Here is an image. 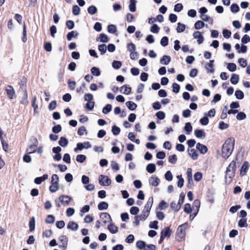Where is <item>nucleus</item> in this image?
I'll return each mask as SVG.
<instances>
[{
	"mask_svg": "<svg viewBox=\"0 0 250 250\" xmlns=\"http://www.w3.org/2000/svg\"><path fill=\"white\" fill-rule=\"evenodd\" d=\"M235 139L233 137L229 138L226 140L222 147V156L228 158L231 154L234 149Z\"/></svg>",
	"mask_w": 250,
	"mask_h": 250,
	"instance_id": "f257e3e1",
	"label": "nucleus"
},
{
	"mask_svg": "<svg viewBox=\"0 0 250 250\" xmlns=\"http://www.w3.org/2000/svg\"><path fill=\"white\" fill-rule=\"evenodd\" d=\"M188 227V224L185 223L180 226L177 229L176 232V239L178 241H181L186 236V230Z\"/></svg>",
	"mask_w": 250,
	"mask_h": 250,
	"instance_id": "f03ea898",
	"label": "nucleus"
},
{
	"mask_svg": "<svg viewBox=\"0 0 250 250\" xmlns=\"http://www.w3.org/2000/svg\"><path fill=\"white\" fill-rule=\"evenodd\" d=\"M59 178L57 174H54L51 177V185L49 190L51 192H55L59 189Z\"/></svg>",
	"mask_w": 250,
	"mask_h": 250,
	"instance_id": "7ed1b4c3",
	"label": "nucleus"
},
{
	"mask_svg": "<svg viewBox=\"0 0 250 250\" xmlns=\"http://www.w3.org/2000/svg\"><path fill=\"white\" fill-rule=\"evenodd\" d=\"M98 180L100 185L103 186H108L111 183V180L107 176L100 175Z\"/></svg>",
	"mask_w": 250,
	"mask_h": 250,
	"instance_id": "20e7f679",
	"label": "nucleus"
},
{
	"mask_svg": "<svg viewBox=\"0 0 250 250\" xmlns=\"http://www.w3.org/2000/svg\"><path fill=\"white\" fill-rule=\"evenodd\" d=\"M172 233L171 229L168 227L165 228L161 232L159 243H161L165 237H169Z\"/></svg>",
	"mask_w": 250,
	"mask_h": 250,
	"instance_id": "39448f33",
	"label": "nucleus"
},
{
	"mask_svg": "<svg viewBox=\"0 0 250 250\" xmlns=\"http://www.w3.org/2000/svg\"><path fill=\"white\" fill-rule=\"evenodd\" d=\"M59 200L63 206H67L69 205L72 198L69 196L62 195L59 197Z\"/></svg>",
	"mask_w": 250,
	"mask_h": 250,
	"instance_id": "423d86ee",
	"label": "nucleus"
},
{
	"mask_svg": "<svg viewBox=\"0 0 250 250\" xmlns=\"http://www.w3.org/2000/svg\"><path fill=\"white\" fill-rule=\"evenodd\" d=\"M6 91L9 99H13L16 97L15 91L12 86H7L6 87Z\"/></svg>",
	"mask_w": 250,
	"mask_h": 250,
	"instance_id": "0eeeda50",
	"label": "nucleus"
},
{
	"mask_svg": "<svg viewBox=\"0 0 250 250\" xmlns=\"http://www.w3.org/2000/svg\"><path fill=\"white\" fill-rule=\"evenodd\" d=\"M194 39H196L199 44L202 43L204 41V38L202 34L199 31H195L193 34Z\"/></svg>",
	"mask_w": 250,
	"mask_h": 250,
	"instance_id": "6e6552de",
	"label": "nucleus"
},
{
	"mask_svg": "<svg viewBox=\"0 0 250 250\" xmlns=\"http://www.w3.org/2000/svg\"><path fill=\"white\" fill-rule=\"evenodd\" d=\"M150 210L144 208L142 213L137 216V219L141 221L145 220L148 217L149 214Z\"/></svg>",
	"mask_w": 250,
	"mask_h": 250,
	"instance_id": "1a4fd4ad",
	"label": "nucleus"
},
{
	"mask_svg": "<svg viewBox=\"0 0 250 250\" xmlns=\"http://www.w3.org/2000/svg\"><path fill=\"white\" fill-rule=\"evenodd\" d=\"M100 218L102 222L105 224L109 221H111L112 219L111 216L109 214L106 212H103L100 215Z\"/></svg>",
	"mask_w": 250,
	"mask_h": 250,
	"instance_id": "9d476101",
	"label": "nucleus"
},
{
	"mask_svg": "<svg viewBox=\"0 0 250 250\" xmlns=\"http://www.w3.org/2000/svg\"><path fill=\"white\" fill-rule=\"evenodd\" d=\"M149 183L151 186L157 187L160 183V180L157 177L152 176L149 179Z\"/></svg>",
	"mask_w": 250,
	"mask_h": 250,
	"instance_id": "9b49d317",
	"label": "nucleus"
},
{
	"mask_svg": "<svg viewBox=\"0 0 250 250\" xmlns=\"http://www.w3.org/2000/svg\"><path fill=\"white\" fill-rule=\"evenodd\" d=\"M249 167V164L247 161H245L241 168L240 175L243 176L246 174Z\"/></svg>",
	"mask_w": 250,
	"mask_h": 250,
	"instance_id": "f8f14e48",
	"label": "nucleus"
},
{
	"mask_svg": "<svg viewBox=\"0 0 250 250\" xmlns=\"http://www.w3.org/2000/svg\"><path fill=\"white\" fill-rule=\"evenodd\" d=\"M196 147L197 150H198L202 154H205L208 151V148L207 147L200 143H197L196 146Z\"/></svg>",
	"mask_w": 250,
	"mask_h": 250,
	"instance_id": "ddd939ff",
	"label": "nucleus"
},
{
	"mask_svg": "<svg viewBox=\"0 0 250 250\" xmlns=\"http://www.w3.org/2000/svg\"><path fill=\"white\" fill-rule=\"evenodd\" d=\"M235 172L226 171V182L227 183L230 184L232 179L235 175Z\"/></svg>",
	"mask_w": 250,
	"mask_h": 250,
	"instance_id": "4468645a",
	"label": "nucleus"
},
{
	"mask_svg": "<svg viewBox=\"0 0 250 250\" xmlns=\"http://www.w3.org/2000/svg\"><path fill=\"white\" fill-rule=\"evenodd\" d=\"M213 60H210L209 62L205 64V68L208 73H213L214 68L213 66Z\"/></svg>",
	"mask_w": 250,
	"mask_h": 250,
	"instance_id": "2eb2a0df",
	"label": "nucleus"
},
{
	"mask_svg": "<svg viewBox=\"0 0 250 250\" xmlns=\"http://www.w3.org/2000/svg\"><path fill=\"white\" fill-rule=\"evenodd\" d=\"M120 91L125 95H129L131 93V88L126 85H124L120 88Z\"/></svg>",
	"mask_w": 250,
	"mask_h": 250,
	"instance_id": "dca6fc26",
	"label": "nucleus"
},
{
	"mask_svg": "<svg viewBox=\"0 0 250 250\" xmlns=\"http://www.w3.org/2000/svg\"><path fill=\"white\" fill-rule=\"evenodd\" d=\"M109 231L112 234H115L118 232V228L112 223H110L107 226Z\"/></svg>",
	"mask_w": 250,
	"mask_h": 250,
	"instance_id": "f3484780",
	"label": "nucleus"
},
{
	"mask_svg": "<svg viewBox=\"0 0 250 250\" xmlns=\"http://www.w3.org/2000/svg\"><path fill=\"white\" fill-rule=\"evenodd\" d=\"M48 176L47 174H44L42 176L40 177H37L34 180V182L37 184H41L43 181L47 179Z\"/></svg>",
	"mask_w": 250,
	"mask_h": 250,
	"instance_id": "a211bd4d",
	"label": "nucleus"
},
{
	"mask_svg": "<svg viewBox=\"0 0 250 250\" xmlns=\"http://www.w3.org/2000/svg\"><path fill=\"white\" fill-rule=\"evenodd\" d=\"M97 41H100L102 42H107L109 41V38L106 35L102 33L100 36L96 39Z\"/></svg>",
	"mask_w": 250,
	"mask_h": 250,
	"instance_id": "6ab92c4d",
	"label": "nucleus"
},
{
	"mask_svg": "<svg viewBox=\"0 0 250 250\" xmlns=\"http://www.w3.org/2000/svg\"><path fill=\"white\" fill-rule=\"evenodd\" d=\"M194 134L196 137L199 138H204L206 136V133L202 129H195Z\"/></svg>",
	"mask_w": 250,
	"mask_h": 250,
	"instance_id": "aec40b11",
	"label": "nucleus"
},
{
	"mask_svg": "<svg viewBox=\"0 0 250 250\" xmlns=\"http://www.w3.org/2000/svg\"><path fill=\"white\" fill-rule=\"evenodd\" d=\"M67 227L68 229L75 231L78 229V225L74 222L71 221L68 223Z\"/></svg>",
	"mask_w": 250,
	"mask_h": 250,
	"instance_id": "412c9836",
	"label": "nucleus"
},
{
	"mask_svg": "<svg viewBox=\"0 0 250 250\" xmlns=\"http://www.w3.org/2000/svg\"><path fill=\"white\" fill-rule=\"evenodd\" d=\"M188 155L191 157V158L195 160L198 158V154L196 150L194 149H191L190 150H188Z\"/></svg>",
	"mask_w": 250,
	"mask_h": 250,
	"instance_id": "4be33fe9",
	"label": "nucleus"
},
{
	"mask_svg": "<svg viewBox=\"0 0 250 250\" xmlns=\"http://www.w3.org/2000/svg\"><path fill=\"white\" fill-rule=\"evenodd\" d=\"M171 61L170 56L164 55L160 60V63L162 64L167 65Z\"/></svg>",
	"mask_w": 250,
	"mask_h": 250,
	"instance_id": "5701e85b",
	"label": "nucleus"
},
{
	"mask_svg": "<svg viewBox=\"0 0 250 250\" xmlns=\"http://www.w3.org/2000/svg\"><path fill=\"white\" fill-rule=\"evenodd\" d=\"M136 1L135 0H130L129 9L132 12H134L136 10Z\"/></svg>",
	"mask_w": 250,
	"mask_h": 250,
	"instance_id": "b1692460",
	"label": "nucleus"
},
{
	"mask_svg": "<svg viewBox=\"0 0 250 250\" xmlns=\"http://www.w3.org/2000/svg\"><path fill=\"white\" fill-rule=\"evenodd\" d=\"M79 33L75 31H72L69 32L67 35V39L68 41H70L73 38H76L78 37Z\"/></svg>",
	"mask_w": 250,
	"mask_h": 250,
	"instance_id": "393cba45",
	"label": "nucleus"
},
{
	"mask_svg": "<svg viewBox=\"0 0 250 250\" xmlns=\"http://www.w3.org/2000/svg\"><path fill=\"white\" fill-rule=\"evenodd\" d=\"M239 80V76L236 74H232L230 78V82L233 84H236Z\"/></svg>",
	"mask_w": 250,
	"mask_h": 250,
	"instance_id": "a878e982",
	"label": "nucleus"
},
{
	"mask_svg": "<svg viewBox=\"0 0 250 250\" xmlns=\"http://www.w3.org/2000/svg\"><path fill=\"white\" fill-rule=\"evenodd\" d=\"M146 170L149 173H153L156 170L155 165L154 164H149L146 166Z\"/></svg>",
	"mask_w": 250,
	"mask_h": 250,
	"instance_id": "bb28decb",
	"label": "nucleus"
},
{
	"mask_svg": "<svg viewBox=\"0 0 250 250\" xmlns=\"http://www.w3.org/2000/svg\"><path fill=\"white\" fill-rule=\"evenodd\" d=\"M187 179L188 181V183L190 184V183L193 182L192 180V170L191 168H188L187 169Z\"/></svg>",
	"mask_w": 250,
	"mask_h": 250,
	"instance_id": "cd10ccee",
	"label": "nucleus"
},
{
	"mask_svg": "<svg viewBox=\"0 0 250 250\" xmlns=\"http://www.w3.org/2000/svg\"><path fill=\"white\" fill-rule=\"evenodd\" d=\"M184 130L186 132V133L187 135H188L190 133L192 130V126L191 124L189 122L186 123L185 126L184 127Z\"/></svg>",
	"mask_w": 250,
	"mask_h": 250,
	"instance_id": "c85d7f7f",
	"label": "nucleus"
},
{
	"mask_svg": "<svg viewBox=\"0 0 250 250\" xmlns=\"http://www.w3.org/2000/svg\"><path fill=\"white\" fill-rule=\"evenodd\" d=\"M235 170L236 163L234 161H232L227 167L226 171L235 172Z\"/></svg>",
	"mask_w": 250,
	"mask_h": 250,
	"instance_id": "c756f323",
	"label": "nucleus"
},
{
	"mask_svg": "<svg viewBox=\"0 0 250 250\" xmlns=\"http://www.w3.org/2000/svg\"><path fill=\"white\" fill-rule=\"evenodd\" d=\"M125 104L128 109H129L130 110H135L137 106L135 103L131 101L127 102Z\"/></svg>",
	"mask_w": 250,
	"mask_h": 250,
	"instance_id": "7c9ffc66",
	"label": "nucleus"
},
{
	"mask_svg": "<svg viewBox=\"0 0 250 250\" xmlns=\"http://www.w3.org/2000/svg\"><path fill=\"white\" fill-rule=\"evenodd\" d=\"M68 141L67 139L64 137H62L59 141V144L62 147H65L68 145Z\"/></svg>",
	"mask_w": 250,
	"mask_h": 250,
	"instance_id": "2f4dec72",
	"label": "nucleus"
},
{
	"mask_svg": "<svg viewBox=\"0 0 250 250\" xmlns=\"http://www.w3.org/2000/svg\"><path fill=\"white\" fill-rule=\"evenodd\" d=\"M153 200L152 197L148 198L147 202L145 205V208L150 210L152 206L153 205Z\"/></svg>",
	"mask_w": 250,
	"mask_h": 250,
	"instance_id": "473e14b6",
	"label": "nucleus"
},
{
	"mask_svg": "<svg viewBox=\"0 0 250 250\" xmlns=\"http://www.w3.org/2000/svg\"><path fill=\"white\" fill-rule=\"evenodd\" d=\"M108 205L105 202H102L98 205V208L100 210L106 209L108 208Z\"/></svg>",
	"mask_w": 250,
	"mask_h": 250,
	"instance_id": "72a5a7b5",
	"label": "nucleus"
},
{
	"mask_svg": "<svg viewBox=\"0 0 250 250\" xmlns=\"http://www.w3.org/2000/svg\"><path fill=\"white\" fill-rule=\"evenodd\" d=\"M37 146L35 145H31L27 147L26 151L29 154H32L36 152Z\"/></svg>",
	"mask_w": 250,
	"mask_h": 250,
	"instance_id": "f704fd0d",
	"label": "nucleus"
},
{
	"mask_svg": "<svg viewBox=\"0 0 250 250\" xmlns=\"http://www.w3.org/2000/svg\"><path fill=\"white\" fill-rule=\"evenodd\" d=\"M205 25V23L201 21H196L194 24V28L196 29H200L202 28Z\"/></svg>",
	"mask_w": 250,
	"mask_h": 250,
	"instance_id": "c9c22d12",
	"label": "nucleus"
},
{
	"mask_svg": "<svg viewBox=\"0 0 250 250\" xmlns=\"http://www.w3.org/2000/svg\"><path fill=\"white\" fill-rule=\"evenodd\" d=\"M112 105L110 104H107L105 107H104L102 109V112L106 114L110 112L112 110Z\"/></svg>",
	"mask_w": 250,
	"mask_h": 250,
	"instance_id": "e433bc0d",
	"label": "nucleus"
},
{
	"mask_svg": "<svg viewBox=\"0 0 250 250\" xmlns=\"http://www.w3.org/2000/svg\"><path fill=\"white\" fill-rule=\"evenodd\" d=\"M30 231H32L35 228V220L34 217H32L29 223Z\"/></svg>",
	"mask_w": 250,
	"mask_h": 250,
	"instance_id": "4c0bfd02",
	"label": "nucleus"
},
{
	"mask_svg": "<svg viewBox=\"0 0 250 250\" xmlns=\"http://www.w3.org/2000/svg\"><path fill=\"white\" fill-rule=\"evenodd\" d=\"M178 26L176 28V31L178 33H181L184 31L185 29V25L180 22L178 23Z\"/></svg>",
	"mask_w": 250,
	"mask_h": 250,
	"instance_id": "58836bf2",
	"label": "nucleus"
},
{
	"mask_svg": "<svg viewBox=\"0 0 250 250\" xmlns=\"http://www.w3.org/2000/svg\"><path fill=\"white\" fill-rule=\"evenodd\" d=\"M91 72L93 75L96 76H99L101 74L99 68L96 67H92Z\"/></svg>",
	"mask_w": 250,
	"mask_h": 250,
	"instance_id": "ea45409f",
	"label": "nucleus"
},
{
	"mask_svg": "<svg viewBox=\"0 0 250 250\" xmlns=\"http://www.w3.org/2000/svg\"><path fill=\"white\" fill-rule=\"evenodd\" d=\"M98 50L100 51L101 55H103L106 52L107 47L104 44H102L99 45Z\"/></svg>",
	"mask_w": 250,
	"mask_h": 250,
	"instance_id": "a19ab883",
	"label": "nucleus"
},
{
	"mask_svg": "<svg viewBox=\"0 0 250 250\" xmlns=\"http://www.w3.org/2000/svg\"><path fill=\"white\" fill-rule=\"evenodd\" d=\"M200 18L205 21H210L211 24H213V19L210 18L207 15H201L200 16Z\"/></svg>",
	"mask_w": 250,
	"mask_h": 250,
	"instance_id": "79ce46f5",
	"label": "nucleus"
},
{
	"mask_svg": "<svg viewBox=\"0 0 250 250\" xmlns=\"http://www.w3.org/2000/svg\"><path fill=\"white\" fill-rule=\"evenodd\" d=\"M227 68L230 72H234L236 70V65L234 63H229L228 64Z\"/></svg>",
	"mask_w": 250,
	"mask_h": 250,
	"instance_id": "37998d69",
	"label": "nucleus"
},
{
	"mask_svg": "<svg viewBox=\"0 0 250 250\" xmlns=\"http://www.w3.org/2000/svg\"><path fill=\"white\" fill-rule=\"evenodd\" d=\"M86 156L84 155L79 154L76 156V161L79 163H83L86 160Z\"/></svg>",
	"mask_w": 250,
	"mask_h": 250,
	"instance_id": "c03bdc74",
	"label": "nucleus"
},
{
	"mask_svg": "<svg viewBox=\"0 0 250 250\" xmlns=\"http://www.w3.org/2000/svg\"><path fill=\"white\" fill-rule=\"evenodd\" d=\"M176 177H177V179H178V182L177 186L179 188H181L182 187H183V186L184 185V180L182 178L181 175H178V176H176Z\"/></svg>",
	"mask_w": 250,
	"mask_h": 250,
	"instance_id": "a18cd8bd",
	"label": "nucleus"
},
{
	"mask_svg": "<svg viewBox=\"0 0 250 250\" xmlns=\"http://www.w3.org/2000/svg\"><path fill=\"white\" fill-rule=\"evenodd\" d=\"M146 245V243L143 241H137L136 243V246L140 250H144Z\"/></svg>",
	"mask_w": 250,
	"mask_h": 250,
	"instance_id": "49530a36",
	"label": "nucleus"
},
{
	"mask_svg": "<svg viewBox=\"0 0 250 250\" xmlns=\"http://www.w3.org/2000/svg\"><path fill=\"white\" fill-rule=\"evenodd\" d=\"M88 12L89 14L91 15H94L96 14L97 12V9L95 6H90L88 7Z\"/></svg>",
	"mask_w": 250,
	"mask_h": 250,
	"instance_id": "de8ad7c7",
	"label": "nucleus"
},
{
	"mask_svg": "<svg viewBox=\"0 0 250 250\" xmlns=\"http://www.w3.org/2000/svg\"><path fill=\"white\" fill-rule=\"evenodd\" d=\"M235 96L237 99L241 100L244 98V93L241 90H236L235 92Z\"/></svg>",
	"mask_w": 250,
	"mask_h": 250,
	"instance_id": "09e8293b",
	"label": "nucleus"
},
{
	"mask_svg": "<svg viewBox=\"0 0 250 250\" xmlns=\"http://www.w3.org/2000/svg\"><path fill=\"white\" fill-rule=\"evenodd\" d=\"M54 221L55 217L52 215H48L45 220L46 223L49 224L54 223Z\"/></svg>",
	"mask_w": 250,
	"mask_h": 250,
	"instance_id": "8fccbe9b",
	"label": "nucleus"
},
{
	"mask_svg": "<svg viewBox=\"0 0 250 250\" xmlns=\"http://www.w3.org/2000/svg\"><path fill=\"white\" fill-rule=\"evenodd\" d=\"M113 68L116 69H119L122 66V62L120 61H114L112 63Z\"/></svg>",
	"mask_w": 250,
	"mask_h": 250,
	"instance_id": "3c124183",
	"label": "nucleus"
},
{
	"mask_svg": "<svg viewBox=\"0 0 250 250\" xmlns=\"http://www.w3.org/2000/svg\"><path fill=\"white\" fill-rule=\"evenodd\" d=\"M168 207V204L165 201H162L159 205V208L161 210H164L166 209Z\"/></svg>",
	"mask_w": 250,
	"mask_h": 250,
	"instance_id": "603ef678",
	"label": "nucleus"
},
{
	"mask_svg": "<svg viewBox=\"0 0 250 250\" xmlns=\"http://www.w3.org/2000/svg\"><path fill=\"white\" fill-rule=\"evenodd\" d=\"M168 162L169 163L173 164H176V163L177 162V156L176 155L173 154L171 156H169L168 157Z\"/></svg>",
	"mask_w": 250,
	"mask_h": 250,
	"instance_id": "864d4df0",
	"label": "nucleus"
},
{
	"mask_svg": "<svg viewBox=\"0 0 250 250\" xmlns=\"http://www.w3.org/2000/svg\"><path fill=\"white\" fill-rule=\"evenodd\" d=\"M107 30L110 33H115L116 32V27L114 24H110L107 27Z\"/></svg>",
	"mask_w": 250,
	"mask_h": 250,
	"instance_id": "5fc2aeb1",
	"label": "nucleus"
},
{
	"mask_svg": "<svg viewBox=\"0 0 250 250\" xmlns=\"http://www.w3.org/2000/svg\"><path fill=\"white\" fill-rule=\"evenodd\" d=\"M120 128L117 126L114 125L112 126L111 131L114 135H117L120 132Z\"/></svg>",
	"mask_w": 250,
	"mask_h": 250,
	"instance_id": "6e6d98bb",
	"label": "nucleus"
},
{
	"mask_svg": "<svg viewBox=\"0 0 250 250\" xmlns=\"http://www.w3.org/2000/svg\"><path fill=\"white\" fill-rule=\"evenodd\" d=\"M170 207L172 209L175 211H178L181 208V205L176 204L175 202H172L170 204Z\"/></svg>",
	"mask_w": 250,
	"mask_h": 250,
	"instance_id": "4d7b16f0",
	"label": "nucleus"
},
{
	"mask_svg": "<svg viewBox=\"0 0 250 250\" xmlns=\"http://www.w3.org/2000/svg\"><path fill=\"white\" fill-rule=\"evenodd\" d=\"M246 118V115L243 112L238 113L236 116V119L238 120H242L245 119Z\"/></svg>",
	"mask_w": 250,
	"mask_h": 250,
	"instance_id": "13d9d810",
	"label": "nucleus"
},
{
	"mask_svg": "<svg viewBox=\"0 0 250 250\" xmlns=\"http://www.w3.org/2000/svg\"><path fill=\"white\" fill-rule=\"evenodd\" d=\"M216 113L215 110L213 108L208 111V112L207 113H205V115L209 117H213L215 116Z\"/></svg>",
	"mask_w": 250,
	"mask_h": 250,
	"instance_id": "bf43d9fd",
	"label": "nucleus"
},
{
	"mask_svg": "<svg viewBox=\"0 0 250 250\" xmlns=\"http://www.w3.org/2000/svg\"><path fill=\"white\" fill-rule=\"evenodd\" d=\"M158 222L157 221H154L150 222L149 224V227L151 229H158Z\"/></svg>",
	"mask_w": 250,
	"mask_h": 250,
	"instance_id": "052dcab7",
	"label": "nucleus"
},
{
	"mask_svg": "<svg viewBox=\"0 0 250 250\" xmlns=\"http://www.w3.org/2000/svg\"><path fill=\"white\" fill-rule=\"evenodd\" d=\"M199 122L201 123V124H202V125H206L208 123V117L207 116H205V117L200 119Z\"/></svg>",
	"mask_w": 250,
	"mask_h": 250,
	"instance_id": "680f3d73",
	"label": "nucleus"
},
{
	"mask_svg": "<svg viewBox=\"0 0 250 250\" xmlns=\"http://www.w3.org/2000/svg\"><path fill=\"white\" fill-rule=\"evenodd\" d=\"M160 28L157 24H153L150 29V30L151 32L153 33H158L159 31Z\"/></svg>",
	"mask_w": 250,
	"mask_h": 250,
	"instance_id": "e2e57ef3",
	"label": "nucleus"
},
{
	"mask_svg": "<svg viewBox=\"0 0 250 250\" xmlns=\"http://www.w3.org/2000/svg\"><path fill=\"white\" fill-rule=\"evenodd\" d=\"M165 177L166 179L168 181H172L173 176L171 171L169 170L167 171L165 175Z\"/></svg>",
	"mask_w": 250,
	"mask_h": 250,
	"instance_id": "0e129e2a",
	"label": "nucleus"
},
{
	"mask_svg": "<svg viewBox=\"0 0 250 250\" xmlns=\"http://www.w3.org/2000/svg\"><path fill=\"white\" fill-rule=\"evenodd\" d=\"M230 10L233 13H237L239 10V7L236 4H232L230 6Z\"/></svg>",
	"mask_w": 250,
	"mask_h": 250,
	"instance_id": "69168bd1",
	"label": "nucleus"
},
{
	"mask_svg": "<svg viewBox=\"0 0 250 250\" xmlns=\"http://www.w3.org/2000/svg\"><path fill=\"white\" fill-rule=\"evenodd\" d=\"M93 220L94 218L90 215H86L84 218V221L85 223H90L93 222Z\"/></svg>",
	"mask_w": 250,
	"mask_h": 250,
	"instance_id": "338daca9",
	"label": "nucleus"
},
{
	"mask_svg": "<svg viewBox=\"0 0 250 250\" xmlns=\"http://www.w3.org/2000/svg\"><path fill=\"white\" fill-rule=\"evenodd\" d=\"M202 178V174L200 172H196L194 175V179L195 181L199 182Z\"/></svg>",
	"mask_w": 250,
	"mask_h": 250,
	"instance_id": "774afa93",
	"label": "nucleus"
}]
</instances>
